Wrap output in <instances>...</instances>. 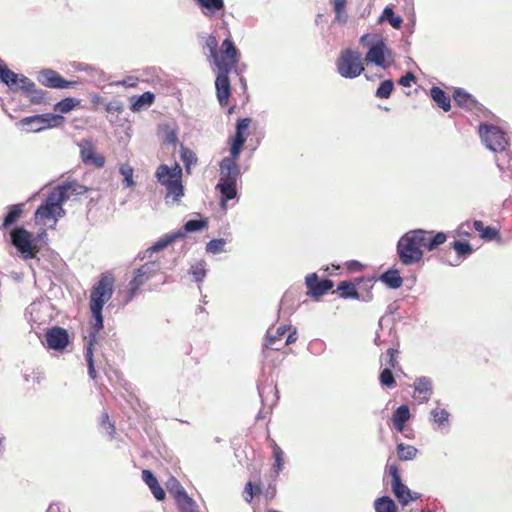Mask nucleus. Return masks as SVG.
<instances>
[{"label":"nucleus","mask_w":512,"mask_h":512,"mask_svg":"<svg viewBox=\"0 0 512 512\" xmlns=\"http://www.w3.org/2000/svg\"><path fill=\"white\" fill-rule=\"evenodd\" d=\"M119 171L121 175H123V185L125 187H133L135 185L133 180V168L128 164H124L120 167Z\"/></svg>","instance_id":"50"},{"label":"nucleus","mask_w":512,"mask_h":512,"mask_svg":"<svg viewBox=\"0 0 512 512\" xmlns=\"http://www.w3.org/2000/svg\"><path fill=\"white\" fill-rule=\"evenodd\" d=\"M365 60L378 67L386 69L391 66L394 61L393 52L390 50L384 39L379 38L376 41L371 42L369 49L365 55Z\"/></svg>","instance_id":"9"},{"label":"nucleus","mask_w":512,"mask_h":512,"mask_svg":"<svg viewBox=\"0 0 512 512\" xmlns=\"http://www.w3.org/2000/svg\"><path fill=\"white\" fill-rule=\"evenodd\" d=\"M241 53L230 37L223 40L220 48V59L217 60V75L215 80L216 96L220 106L228 104L231 96V82L229 74L238 73L237 64Z\"/></svg>","instance_id":"1"},{"label":"nucleus","mask_w":512,"mask_h":512,"mask_svg":"<svg viewBox=\"0 0 512 512\" xmlns=\"http://www.w3.org/2000/svg\"><path fill=\"white\" fill-rule=\"evenodd\" d=\"M337 71L346 79H354L362 74L364 67L359 52L345 49L337 59Z\"/></svg>","instance_id":"4"},{"label":"nucleus","mask_w":512,"mask_h":512,"mask_svg":"<svg viewBox=\"0 0 512 512\" xmlns=\"http://www.w3.org/2000/svg\"><path fill=\"white\" fill-rule=\"evenodd\" d=\"M91 315H92V324L89 331V339L88 343H91L94 346L97 338V334L104 327V318H103V307H90Z\"/></svg>","instance_id":"18"},{"label":"nucleus","mask_w":512,"mask_h":512,"mask_svg":"<svg viewBox=\"0 0 512 512\" xmlns=\"http://www.w3.org/2000/svg\"><path fill=\"white\" fill-rule=\"evenodd\" d=\"M11 242L24 259L36 257L38 249L33 244V236L23 227H15L10 233Z\"/></svg>","instance_id":"8"},{"label":"nucleus","mask_w":512,"mask_h":512,"mask_svg":"<svg viewBox=\"0 0 512 512\" xmlns=\"http://www.w3.org/2000/svg\"><path fill=\"white\" fill-rule=\"evenodd\" d=\"M453 99L458 106L469 109H472L476 104V99L463 88H456L454 90Z\"/></svg>","instance_id":"31"},{"label":"nucleus","mask_w":512,"mask_h":512,"mask_svg":"<svg viewBox=\"0 0 512 512\" xmlns=\"http://www.w3.org/2000/svg\"><path fill=\"white\" fill-rule=\"evenodd\" d=\"M47 347L54 351H63L70 343L68 331L59 326H53L45 334Z\"/></svg>","instance_id":"13"},{"label":"nucleus","mask_w":512,"mask_h":512,"mask_svg":"<svg viewBox=\"0 0 512 512\" xmlns=\"http://www.w3.org/2000/svg\"><path fill=\"white\" fill-rule=\"evenodd\" d=\"M430 97L445 112L451 109V100L449 95L440 87L433 86L430 89Z\"/></svg>","instance_id":"29"},{"label":"nucleus","mask_w":512,"mask_h":512,"mask_svg":"<svg viewBox=\"0 0 512 512\" xmlns=\"http://www.w3.org/2000/svg\"><path fill=\"white\" fill-rule=\"evenodd\" d=\"M155 101L154 93L150 91H146L139 96H135L132 98V103L130 109L133 112H139L149 106H151Z\"/></svg>","instance_id":"30"},{"label":"nucleus","mask_w":512,"mask_h":512,"mask_svg":"<svg viewBox=\"0 0 512 512\" xmlns=\"http://www.w3.org/2000/svg\"><path fill=\"white\" fill-rule=\"evenodd\" d=\"M206 46L208 47L211 57H213L214 63L217 66V60L220 59V54L217 52L218 41L216 37L210 35L206 40Z\"/></svg>","instance_id":"56"},{"label":"nucleus","mask_w":512,"mask_h":512,"mask_svg":"<svg viewBox=\"0 0 512 512\" xmlns=\"http://www.w3.org/2000/svg\"><path fill=\"white\" fill-rule=\"evenodd\" d=\"M228 145H229V155L224 157L223 159L238 163L243 147H241L239 145H235L230 142H228Z\"/></svg>","instance_id":"57"},{"label":"nucleus","mask_w":512,"mask_h":512,"mask_svg":"<svg viewBox=\"0 0 512 512\" xmlns=\"http://www.w3.org/2000/svg\"><path fill=\"white\" fill-rule=\"evenodd\" d=\"M46 92L42 89H38L36 86L26 96L29 98L32 104H41L44 102Z\"/></svg>","instance_id":"54"},{"label":"nucleus","mask_w":512,"mask_h":512,"mask_svg":"<svg viewBox=\"0 0 512 512\" xmlns=\"http://www.w3.org/2000/svg\"><path fill=\"white\" fill-rule=\"evenodd\" d=\"M379 22H388L394 29H400L403 19L395 14L392 7L386 6L379 17Z\"/></svg>","instance_id":"36"},{"label":"nucleus","mask_w":512,"mask_h":512,"mask_svg":"<svg viewBox=\"0 0 512 512\" xmlns=\"http://www.w3.org/2000/svg\"><path fill=\"white\" fill-rule=\"evenodd\" d=\"M424 229H413L404 233L396 244V253L399 261L405 266H412L422 261L424 252Z\"/></svg>","instance_id":"2"},{"label":"nucleus","mask_w":512,"mask_h":512,"mask_svg":"<svg viewBox=\"0 0 512 512\" xmlns=\"http://www.w3.org/2000/svg\"><path fill=\"white\" fill-rule=\"evenodd\" d=\"M60 202H63V196H57L54 190H52L46 200L35 211V219L38 221L55 218Z\"/></svg>","instance_id":"14"},{"label":"nucleus","mask_w":512,"mask_h":512,"mask_svg":"<svg viewBox=\"0 0 512 512\" xmlns=\"http://www.w3.org/2000/svg\"><path fill=\"white\" fill-rule=\"evenodd\" d=\"M480 237L486 241H493L499 238V231L492 226H486L480 234Z\"/></svg>","instance_id":"60"},{"label":"nucleus","mask_w":512,"mask_h":512,"mask_svg":"<svg viewBox=\"0 0 512 512\" xmlns=\"http://www.w3.org/2000/svg\"><path fill=\"white\" fill-rule=\"evenodd\" d=\"M35 83L23 74H20L19 78V91H22L25 95L28 94L35 87Z\"/></svg>","instance_id":"58"},{"label":"nucleus","mask_w":512,"mask_h":512,"mask_svg":"<svg viewBox=\"0 0 512 512\" xmlns=\"http://www.w3.org/2000/svg\"><path fill=\"white\" fill-rule=\"evenodd\" d=\"M225 244L226 241L223 238L212 239L206 244V251L211 254H219L224 251Z\"/></svg>","instance_id":"51"},{"label":"nucleus","mask_w":512,"mask_h":512,"mask_svg":"<svg viewBox=\"0 0 512 512\" xmlns=\"http://www.w3.org/2000/svg\"><path fill=\"white\" fill-rule=\"evenodd\" d=\"M392 423L389 424L393 429L399 433H404L407 428V422L410 418H391Z\"/></svg>","instance_id":"61"},{"label":"nucleus","mask_w":512,"mask_h":512,"mask_svg":"<svg viewBox=\"0 0 512 512\" xmlns=\"http://www.w3.org/2000/svg\"><path fill=\"white\" fill-rule=\"evenodd\" d=\"M179 512H199V507L190 496L177 502Z\"/></svg>","instance_id":"49"},{"label":"nucleus","mask_w":512,"mask_h":512,"mask_svg":"<svg viewBox=\"0 0 512 512\" xmlns=\"http://www.w3.org/2000/svg\"><path fill=\"white\" fill-rule=\"evenodd\" d=\"M379 381L382 386L392 388L396 385V381L390 367H385L381 370L379 375Z\"/></svg>","instance_id":"46"},{"label":"nucleus","mask_w":512,"mask_h":512,"mask_svg":"<svg viewBox=\"0 0 512 512\" xmlns=\"http://www.w3.org/2000/svg\"><path fill=\"white\" fill-rule=\"evenodd\" d=\"M53 190L57 196H63V202H66L71 196L85 194L88 191V188L76 181H66L57 185Z\"/></svg>","instance_id":"15"},{"label":"nucleus","mask_w":512,"mask_h":512,"mask_svg":"<svg viewBox=\"0 0 512 512\" xmlns=\"http://www.w3.org/2000/svg\"><path fill=\"white\" fill-rule=\"evenodd\" d=\"M163 142L167 145L176 146L179 143L177 130L166 125L164 128Z\"/></svg>","instance_id":"52"},{"label":"nucleus","mask_w":512,"mask_h":512,"mask_svg":"<svg viewBox=\"0 0 512 512\" xmlns=\"http://www.w3.org/2000/svg\"><path fill=\"white\" fill-rule=\"evenodd\" d=\"M142 480L149 487L151 493L157 501H162L165 499V490L161 487L156 476L151 470L144 469L142 471Z\"/></svg>","instance_id":"17"},{"label":"nucleus","mask_w":512,"mask_h":512,"mask_svg":"<svg viewBox=\"0 0 512 512\" xmlns=\"http://www.w3.org/2000/svg\"><path fill=\"white\" fill-rule=\"evenodd\" d=\"M273 457L274 463L272 469L275 473V476L277 477L283 470L284 465V452L277 444L273 445Z\"/></svg>","instance_id":"42"},{"label":"nucleus","mask_w":512,"mask_h":512,"mask_svg":"<svg viewBox=\"0 0 512 512\" xmlns=\"http://www.w3.org/2000/svg\"><path fill=\"white\" fill-rule=\"evenodd\" d=\"M337 291L340 297L344 299H361L363 301H370L372 299L371 294H367V298H361L356 286L349 281H341L337 287Z\"/></svg>","instance_id":"23"},{"label":"nucleus","mask_w":512,"mask_h":512,"mask_svg":"<svg viewBox=\"0 0 512 512\" xmlns=\"http://www.w3.org/2000/svg\"><path fill=\"white\" fill-rule=\"evenodd\" d=\"M23 206L24 204H14L8 207V211L3 217V228L11 227L18 220L23 212Z\"/></svg>","instance_id":"33"},{"label":"nucleus","mask_w":512,"mask_h":512,"mask_svg":"<svg viewBox=\"0 0 512 512\" xmlns=\"http://www.w3.org/2000/svg\"><path fill=\"white\" fill-rule=\"evenodd\" d=\"M392 492L396 499L402 506H407L411 502L410 495H412V490L402 482L392 485Z\"/></svg>","instance_id":"32"},{"label":"nucleus","mask_w":512,"mask_h":512,"mask_svg":"<svg viewBox=\"0 0 512 512\" xmlns=\"http://www.w3.org/2000/svg\"><path fill=\"white\" fill-rule=\"evenodd\" d=\"M434 430L447 434L450 430V418H430Z\"/></svg>","instance_id":"47"},{"label":"nucleus","mask_w":512,"mask_h":512,"mask_svg":"<svg viewBox=\"0 0 512 512\" xmlns=\"http://www.w3.org/2000/svg\"><path fill=\"white\" fill-rule=\"evenodd\" d=\"M113 284V276L103 274L91 291L90 307H104L113 295Z\"/></svg>","instance_id":"10"},{"label":"nucleus","mask_w":512,"mask_h":512,"mask_svg":"<svg viewBox=\"0 0 512 512\" xmlns=\"http://www.w3.org/2000/svg\"><path fill=\"white\" fill-rule=\"evenodd\" d=\"M425 233L426 235L424 236L425 239L422 247H425L428 251H433L437 249L447 240L446 233L442 231L434 233V231L425 230Z\"/></svg>","instance_id":"27"},{"label":"nucleus","mask_w":512,"mask_h":512,"mask_svg":"<svg viewBox=\"0 0 512 512\" xmlns=\"http://www.w3.org/2000/svg\"><path fill=\"white\" fill-rule=\"evenodd\" d=\"M81 158L84 164H93L97 168H102L105 164V159L102 155L96 154L93 145L86 141V145L81 148Z\"/></svg>","instance_id":"19"},{"label":"nucleus","mask_w":512,"mask_h":512,"mask_svg":"<svg viewBox=\"0 0 512 512\" xmlns=\"http://www.w3.org/2000/svg\"><path fill=\"white\" fill-rule=\"evenodd\" d=\"M417 453L418 450L414 446L405 445L404 443L397 445V454L401 461L412 460L416 457Z\"/></svg>","instance_id":"41"},{"label":"nucleus","mask_w":512,"mask_h":512,"mask_svg":"<svg viewBox=\"0 0 512 512\" xmlns=\"http://www.w3.org/2000/svg\"><path fill=\"white\" fill-rule=\"evenodd\" d=\"M375 512H398L395 501L387 495L376 498L374 501Z\"/></svg>","instance_id":"35"},{"label":"nucleus","mask_w":512,"mask_h":512,"mask_svg":"<svg viewBox=\"0 0 512 512\" xmlns=\"http://www.w3.org/2000/svg\"><path fill=\"white\" fill-rule=\"evenodd\" d=\"M19 78L20 74L10 70L7 65H2L0 70V82L6 85L11 91H19Z\"/></svg>","instance_id":"26"},{"label":"nucleus","mask_w":512,"mask_h":512,"mask_svg":"<svg viewBox=\"0 0 512 512\" xmlns=\"http://www.w3.org/2000/svg\"><path fill=\"white\" fill-rule=\"evenodd\" d=\"M85 359L88 366V374L90 378L95 379L96 378V370L94 366V358H93V346L91 343H87L86 349H85Z\"/></svg>","instance_id":"48"},{"label":"nucleus","mask_w":512,"mask_h":512,"mask_svg":"<svg viewBox=\"0 0 512 512\" xmlns=\"http://www.w3.org/2000/svg\"><path fill=\"white\" fill-rule=\"evenodd\" d=\"M432 393V381L430 378L422 376L414 382V398L421 402L427 401Z\"/></svg>","instance_id":"20"},{"label":"nucleus","mask_w":512,"mask_h":512,"mask_svg":"<svg viewBox=\"0 0 512 512\" xmlns=\"http://www.w3.org/2000/svg\"><path fill=\"white\" fill-rule=\"evenodd\" d=\"M241 176V168L237 162L221 159L219 162V180L215 189L220 194V206L226 209L227 202L238 195L237 181Z\"/></svg>","instance_id":"3"},{"label":"nucleus","mask_w":512,"mask_h":512,"mask_svg":"<svg viewBox=\"0 0 512 512\" xmlns=\"http://www.w3.org/2000/svg\"><path fill=\"white\" fill-rule=\"evenodd\" d=\"M99 431L102 435L107 436L108 440H112L116 431L115 421H111V418H102L99 423Z\"/></svg>","instance_id":"44"},{"label":"nucleus","mask_w":512,"mask_h":512,"mask_svg":"<svg viewBox=\"0 0 512 512\" xmlns=\"http://www.w3.org/2000/svg\"><path fill=\"white\" fill-rule=\"evenodd\" d=\"M288 330L287 325H282L277 328L276 333L271 335L269 332L267 333V343L266 346L273 350H279L280 348L276 346V342L281 339L282 336L286 334Z\"/></svg>","instance_id":"45"},{"label":"nucleus","mask_w":512,"mask_h":512,"mask_svg":"<svg viewBox=\"0 0 512 512\" xmlns=\"http://www.w3.org/2000/svg\"><path fill=\"white\" fill-rule=\"evenodd\" d=\"M379 280L390 289H399L403 284V278L400 275V271L396 268H389L384 271L379 276Z\"/></svg>","instance_id":"24"},{"label":"nucleus","mask_w":512,"mask_h":512,"mask_svg":"<svg viewBox=\"0 0 512 512\" xmlns=\"http://www.w3.org/2000/svg\"><path fill=\"white\" fill-rule=\"evenodd\" d=\"M205 17L223 15L225 11L224 0H194Z\"/></svg>","instance_id":"16"},{"label":"nucleus","mask_w":512,"mask_h":512,"mask_svg":"<svg viewBox=\"0 0 512 512\" xmlns=\"http://www.w3.org/2000/svg\"><path fill=\"white\" fill-rule=\"evenodd\" d=\"M251 121L249 117L238 119L235 125V132L247 134Z\"/></svg>","instance_id":"62"},{"label":"nucleus","mask_w":512,"mask_h":512,"mask_svg":"<svg viewBox=\"0 0 512 512\" xmlns=\"http://www.w3.org/2000/svg\"><path fill=\"white\" fill-rule=\"evenodd\" d=\"M105 110L108 113H122L123 103L119 100L114 99L105 105Z\"/></svg>","instance_id":"63"},{"label":"nucleus","mask_w":512,"mask_h":512,"mask_svg":"<svg viewBox=\"0 0 512 512\" xmlns=\"http://www.w3.org/2000/svg\"><path fill=\"white\" fill-rule=\"evenodd\" d=\"M416 81V76L412 72H407L399 79V84L403 87H410Z\"/></svg>","instance_id":"64"},{"label":"nucleus","mask_w":512,"mask_h":512,"mask_svg":"<svg viewBox=\"0 0 512 512\" xmlns=\"http://www.w3.org/2000/svg\"><path fill=\"white\" fill-rule=\"evenodd\" d=\"M80 104V100L73 97H66L54 105V110L62 114L71 112Z\"/></svg>","instance_id":"40"},{"label":"nucleus","mask_w":512,"mask_h":512,"mask_svg":"<svg viewBox=\"0 0 512 512\" xmlns=\"http://www.w3.org/2000/svg\"><path fill=\"white\" fill-rule=\"evenodd\" d=\"M37 79L45 87L54 89H67L77 84L75 81L66 80L53 69H42Z\"/></svg>","instance_id":"12"},{"label":"nucleus","mask_w":512,"mask_h":512,"mask_svg":"<svg viewBox=\"0 0 512 512\" xmlns=\"http://www.w3.org/2000/svg\"><path fill=\"white\" fill-rule=\"evenodd\" d=\"M179 236L180 234H175V232L165 234L145 251L144 258L151 257L153 253L165 249L171 243L179 240Z\"/></svg>","instance_id":"28"},{"label":"nucleus","mask_w":512,"mask_h":512,"mask_svg":"<svg viewBox=\"0 0 512 512\" xmlns=\"http://www.w3.org/2000/svg\"><path fill=\"white\" fill-rule=\"evenodd\" d=\"M398 353L397 350L393 348H389L385 355H382L380 358L381 364L385 365V367H390V369H393L395 365L397 364V360L395 358V355Z\"/></svg>","instance_id":"53"},{"label":"nucleus","mask_w":512,"mask_h":512,"mask_svg":"<svg viewBox=\"0 0 512 512\" xmlns=\"http://www.w3.org/2000/svg\"><path fill=\"white\" fill-rule=\"evenodd\" d=\"M168 165L161 164L158 166L155 172V177L162 186L165 188H168L170 185H173L176 180H178L176 177H172L171 174H169Z\"/></svg>","instance_id":"37"},{"label":"nucleus","mask_w":512,"mask_h":512,"mask_svg":"<svg viewBox=\"0 0 512 512\" xmlns=\"http://www.w3.org/2000/svg\"><path fill=\"white\" fill-rule=\"evenodd\" d=\"M35 83L23 74H20L19 78V91H22L25 95L28 94L35 87Z\"/></svg>","instance_id":"59"},{"label":"nucleus","mask_w":512,"mask_h":512,"mask_svg":"<svg viewBox=\"0 0 512 512\" xmlns=\"http://www.w3.org/2000/svg\"><path fill=\"white\" fill-rule=\"evenodd\" d=\"M450 247L456 252L457 260L455 262L447 261L450 266L459 265L462 259L467 258L473 253L472 245L466 240H454Z\"/></svg>","instance_id":"21"},{"label":"nucleus","mask_w":512,"mask_h":512,"mask_svg":"<svg viewBox=\"0 0 512 512\" xmlns=\"http://www.w3.org/2000/svg\"><path fill=\"white\" fill-rule=\"evenodd\" d=\"M206 262L201 260L196 264L192 265L188 270V274L193 277V280L198 284L200 288V283H202L207 275V270L205 268Z\"/></svg>","instance_id":"39"},{"label":"nucleus","mask_w":512,"mask_h":512,"mask_svg":"<svg viewBox=\"0 0 512 512\" xmlns=\"http://www.w3.org/2000/svg\"><path fill=\"white\" fill-rule=\"evenodd\" d=\"M479 134L484 145L493 152H502L508 146L506 133L492 124L481 123Z\"/></svg>","instance_id":"6"},{"label":"nucleus","mask_w":512,"mask_h":512,"mask_svg":"<svg viewBox=\"0 0 512 512\" xmlns=\"http://www.w3.org/2000/svg\"><path fill=\"white\" fill-rule=\"evenodd\" d=\"M159 269L160 265L158 262L148 261L134 271V277L129 282V289L125 304L132 301L141 286L144 285Z\"/></svg>","instance_id":"7"},{"label":"nucleus","mask_w":512,"mask_h":512,"mask_svg":"<svg viewBox=\"0 0 512 512\" xmlns=\"http://www.w3.org/2000/svg\"><path fill=\"white\" fill-rule=\"evenodd\" d=\"M180 158L184 164L185 171L187 174H190L192 165L198 161L196 154L190 148L180 144Z\"/></svg>","instance_id":"38"},{"label":"nucleus","mask_w":512,"mask_h":512,"mask_svg":"<svg viewBox=\"0 0 512 512\" xmlns=\"http://www.w3.org/2000/svg\"><path fill=\"white\" fill-rule=\"evenodd\" d=\"M208 227L207 218L190 219L186 221L182 228L174 231L175 234H180L179 240L183 239L188 233L199 232Z\"/></svg>","instance_id":"22"},{"label":"nucleus","mask_w":512,"mask_h":512,"mask_svg":"<svg viewBox=\"0 0 512 512\" xmlns=\"http://www.w3.org/2000/svg\"><path fill=\"white\" fill-rule=\"evenodd\" d=\"M166 486L168 492L174 497L176 503L189 497L186 490L183 488L180 482L174 477H171L167 481Z\"/></svg>","instance_id":"34"},{"label":"nucleus","mask_w":512,"mask_h":512,"mask_svg":"<svg viewBox=\"0 0 512 512\" xmlns=\"http://www.w3.org/2000/svg\"><path fill=\"white\" fill-rule=\"evenodd\" d=\"M244 491L249 495V498H245L248 503H250L256 495L263 492L259 484H254L251 481L246 483Z\"/></svg>","instance_id":"55"},{"label":"nucleus","mask_w":512,"mask_h":512,"mask_svg":"<svg viewBox=\"0 0 512 512\" xmlns=\"http://www.w3.org/2000/svg\"><path fill=\"white\" fill-rule=\"evenodd\" d=\"M394 90V82L391 79L382 81L376 89L375 96L380 99H387Z\"/></svg>","instance_id":"43"},{"label":"nucleus","mask_w":512,"mask_h":512,"mask_svg":"<svg viewBox=\"0 0 512 512\" xmlns=\"http://www.w3.org/2000/svg\"><path fill=\"white\" fill-rule=\"evenodd\" d=\"M185 188L182 180H176L173 185L166 188L165 202L166 204L178 205L184 196Z\"/></svg>","instance_id":"25"},{"label":"nucleus","mask_w":512,"mask_h":512,"mask_svg":"<svg viewBox=\"0 0 512 512\" xmlns=\"http://www.w3.org/2000/svg\"><path fill=\"white\" fill-rule=\"evenodd\" d=\"M307 295L318 300L327 294L334 286V282L329 278L320 279L317 273H310L305 277Z\"/></svg>","instance_id":"11"},{"label":"nucleus","mask_w":512,"mask_h":512,"mask_svg":"<svg viewBox=\"0 0 512 512\" xmlns=\"http://www.w3.org/2000/svg\"><path fill=\"white\" fill-rule=\"evenodd\" d=\"M64 117L60 114H36L22 118L17 125L24 127L27 132H40L47 128L62 125Z\"/></svg>","instance_id":"5"}]
</instances>
